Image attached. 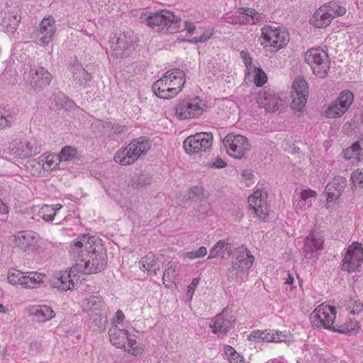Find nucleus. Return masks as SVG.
Wrapping results in <instances>:
<instances>
[{
	"label": "nucleus",
	"instance_id": "nucleus-63",
	"mask_svg": "<svg viewBox=\"0 0 363 363\" xmlns=\"http://www.w3.org/2000/svg\"><path fill=\"white\" fill-rule=\"evenodd\" d=\"M8 211V207L1 200H0V214H6Z\"/></svg>",
	"mask_w": 363,
	"mask_h": 363
},
{
	"label": "nucleus",
	"instance_id": "nucleus-38",
	"mask_svg": "<svg viewBox=\"0 0 363 363\" xmlns=\"http://www.w3.org/2000/svg\"><path fill=\"white\" fill-rule=\"evenodd\" d=\"M123 349L134 356L140 355L144 352L143 346L140 343L138 342L135 339L130 337V335L128 336L126 340V344H125V347H123Z\"/></svg>",
	"mask_w": 363,
	"mask_h": 363
},
{
	"label": "nucleus",
	"instance_id": "nucleus-62",
	"mask_svg": "<svg viewBox=\"0 0 363 363\" xmlns=\"http://www.w3.org/2000/svg\"><path fill=\"white\" fill-rule=\"evenodd\" d=\"M11 17L13 18V21L9 23L10 30H8V31L13 32L18 25L19 20L17 18L16 16H12Z\"/></svg>",
	"mask_w": 363,
	"mask_h": 363
},
{
	"label": "nucleus",
	"instance_id": "nucleus-58",
	"mask_svg": "<svg viewBox=\"0 0 363 363\" xmlns=\"http://www.w3.org/2000/svg\"><path fill=\"white\" fill-rule=\"evenodd\" d=\"M202 194V189L198 186L192 187L189 192V196L190 199L199 197Z\"/></svg>",
	"mask_w": 363,
	"mask_h": 363
},
{
	"label": "nucleus",
	"instance_id": "nucleus-11",
	"mask_svg": "<svg viewBox=\"0 0 363 363\" xmlns=\"http://www.w3.org/2000/svg\"><path fill=\"white\" fill-rule=\"evenodd\" d=\"M213 139V135L211 133H198L186 138L183 143V147L188 154L206 152L212 146Z\"/></svg>",
	"mask_w": 363,
	"mask_h": 363
},
{
	"label": "nucleus",
	"instance_id": "nucleus-42",
	"mask_svg": "<svg viewBox=\"0 0 363 363\" xmlns=\"http://www.w3.org/2000/svg\"><path fill=\"white\" fill-rule=\"evenodd\" d=\"M346 310L348 313L355 315L363 311V303L359 298H351L346 302Z\"/></svg>",
	"mask_w": 363,
	"mask_h": 363
},
{
	"label": "nucleus",
	"instance_id": "nucleus-47",
	"mask_svg": "<svg viewBox=\"0 0 363 363\" xmlns=\"http://www.w3.org/2000/svg\"><path fill=\"white\" fill-rule=\"evenodd\" d=\"M201 35L195 36L192 39L188 40L190 43L196 44L198 43H204L211 38L213 32L210 29L203 30L202 32L200 31Z\"/></svg>",
	"mask_w": 363,
	"mask_h": 363
},
{
	"label": "nucleus",
	"instance_id": "nucleus-7",
	"mask_svg": "<svg viewBox=\"0 0 363 363\" xmlns=\"http://www.w3.org/2000/svg\"><path fill=\"white\" fill-rule=\"evenodd\" d=\"M346 9L339 2L330 1L320 6L313 15L310 23L315 27L323 28L327 27L336 16H343Z\"/></svg>",
	"mask_w": 363,
	"mask_h": 363
},
{
	"label": "nucleus",
	"instance_id": "nucleus-6",
	"mask_svg": "<svg viewBox=\"0 0 363 363\" xmlns=\"http://www.w3.org/2000/svg\"><path fill=\"white\" fill-rule=\"evenodd\" d=\"M306 62L311 67L313 73L320 78H325L330 69V60L328 52L322 48L308 49L305 55Z\"/></svg>",
	"mask_w": 363,
	"mask_h": 363
},
{
	"label": "nucleus",
	"instance_id": "nucleus-55",
	"mask_svg": "<svg viewBox=\"0 0 363 363\" xmlns=\"http://www.w3.org/2000/svg\"><path fill=\"white\" fill-rule=\"evenodd\" d=\"M267 81V76L261 69L256 74L255 77V83L257 86H262Z\"/></svg>",
	"mask_w": 363,
	"mask_h": 363
},
{
	"label": "nucleus",
	"instance_id": "nucleus-36",
	"mask_svg": "<svg viewBox=\"0 0 363 363\" xmlns=\"http://www.w3.org/2000/svg\"><path fill=\"white\" fill-rule=\"evenodd\" d=\"M62 208L61 204L43 205L39 210V216L46 222L53 221Z\"/></svg>",
	"mask_w": 363,
	"mask_h": 363
},
{
	"label": "nucleus",
	"instance_id": "nucleus-52",
	"mask_svg": "<svg viewBox=\"0 0 363 363\" xmlns=\"http://www.w3.org/2000/svg\"><path fill=\"white\" fill-rule=\"evenodd\" d=\"M351 180L354 185H359L360 188L363 187V173L357 169L351 174Z\"/></svg>",
	"mask_w": 363,
	"mask_h": 363
},
{
	"label": "nucleus",
	"instance_id": "nucleus-34",
	"mask_svg": "<svg viewBox=\"0 0 363 363\" xmlns=\"http://www.w3.org/2000/svg\"><path fill=\"white\" fill-rule=\"evenodd\" d=\"M342 191H340V189L330 188L329 184L326 186L324 191L326 196V203L325 206L330 212L335 209V205L337 203L338 199L342 195Z\"/></svg>",
	"mask_w": 363,
	"mask_h": 363
},
{
	"label": "nucleus",
	"instance_id": "nucleus-48",
	"mask_svg": "<svg viewBox=\"0 0 363 363\" xmlns=\"http://www.w3.org/2000/svg\"><path fill=\"white\" fill-rule=\"evenodd\" d=\"M346 184H347L346 179L343 177L338 176V177H334L333 181H331L329 183V187L340 189V191L343 192L345 188L346 187Z\"/></svg>",
	"mask_w": 363,
	"mask_h": 363
},
{
	"label": "nucleus",
	"instance_id": "nucleus-61",
	"mask_svg": "<svg viewBox=\"0 0 363 363\" xmlns=\"http://www.w3.org/2000/svg\"><path fill=\"white\" fill-rule=\"evenodd\" d=\"M225 166L226 163L220 158L216 159L211 165V167L218 169L223 168Z\"/></svg>",
	"mask_w": 363,
	"mask_h": 363
},
{
	"label": "nucleus",
	"instance_id": "nucleus-46",
	"mask_svg": "<svg viewBox=\"0 0 363 363\" xmlns=\"http://www.w3.org/2000/svg\"><path fill=\"white\" fill-rule=\"evenodd\" d=\"M89 316L91 323L98 328L102 327L106 322L105 311L89 313Z\"/></svg>",
	"mask_w": 363,
	"mask_h": 363
},
{
	"label": "nucleus",
	"instance_id": "nucleus-24",
	"mask_svg": "<svg viewBox=\"0 0 363 363\" xmlns=\"http://www.w3.org/2000/svg\"><path fill=\"white\" fill-rule=\"evenodd\" d=\"M323 240L322 237L315 233L308 235L304 242L303 253L307 259L315 258L318 256V252L323 248Z\"/></svg>",
	"mask_w": 363,
	"mask_h": 363
},
{
	"label": "nucleus",
	"instance_id": "nucleus-53",
	"mask_svg": "<svg viewBox=\"0 0 363 363\" xmlns=\"http://www.w3.org/2000/svg\"><path fill=\"white\" fill-rule=\"evenodd\" d=\"M207 254V249L206 247H201L198 250L189 252L186 253V257L191 259L196 258L203 257Z\"/></svg>",
	"mask_w": 363,
	"mask_h": 363
},
{
	"label": "nucleus",
	"instance_id": "nucleus-4",
	"mask_svg": "<svg viewBox=\"0 0 363 363\" xmlns=\"http://www.w3.org/2000/svg\"><path fill=\"white\" fill-rule=\"evenodd\" d=\"M254 260V257L246 247L242 246L235 249V259L227 272L228 280L242 282L247 277Z\"/></svg>",
	"mask_w": 363,
	"mask_h": 363
},
{
	"label": "nucleus",
	"instance_id": "nucleus-13",
	"mask_svg": "<svg viewBox=\"0 0 363 363\" xmlns=\"http://www.w3.org/2000/svg\"><path fill=\"white\" fill-rule=\"evenodd\" d=\"M144 18V22L152 28L157 30L170 26L171 24L178 21V17L174 13L168 10H161L160 11L147 15L144 12L141 13L140 18Z\"/></svg>",
	"mask_w": 363,
	"mask_h": 363
},
{
	"label": "nucleus",
	"instance_id": "nucleus-41",
	"mask_svg": "<svg viewBox=\"0 0 363 363\" xmlns=\"http://www.w3.org/2000/svg\"><path fill=\"white\" fill-rule=\"evenodd\" d=\"M179 275L178 267L176 264L170 265L164 272L162 281L163 284L169 287L172 283H174Z\"/></svg>",
	"mask_w": 363,
	"mask_h": 363
},
{
	"label": "nucleus",
	"instance_id": "nucleus-60",
	"mask_svg": "<svg viewBox=\"0 0 363 363\" xmlns=\"http://www.w3.org/2000/svg\"><path fill=\"white\" fill-rule=\"evenodd\" d=\"M106 125L108 128L114 130V131L116 133L123 132L125 128L124 125H113L111 123H106Z\"/></svg>",
	"mask_w": 363,
	"mask_h": 363
},
{
	"label": "nucleus",
	"instance_id": "nucleus-64",
	"mask_svg": "<svg viewBox=\"0 0 363 363\" xmlns=\"http://www.w3.org/2000/svg\"><path fill=\"white\" fill-rule=\"evenodd\" d=\"M267 363H284L283 357L269 360Z\"/></svg>",
	"mask_w": 363,
	"mask_h": 363
},
{
	"label": "nucleus",
	"instance_id": "nucleus-9",
	"mask_svg": "<svg viewBox=\"0 0 363 363\" xmlns=\"http://www.w3.org/2000/svg\"><path fill=\"white\" fill-rule=\"evenodd\" d=\"M41 145L35 138L13 140L8 148V153L11 156L24 159L40 153Z\"/></svg>",
	"mask_w": 363,
	"mask_h": 363
},
{
	"label": "nucleus",
	"instance_id": "nucleus-25",
	"mask_svg": "<svg viewBox=\"0 0 363 363\" xmlns=\"http://www.w3.org/2000/svg\"><path fill=\"white\" fill-rule=\"evenodd\" d=\"M234 251L235 250L230 243L225 240H219L210 250L208 259L218 257H220L222 259H228Z\"/></svg>",
	"mask_w": 363,
	"mask_h": 363
},
{
	"label": "nucleus",
	"instance_id": "nucleus-18",
	"mask_svg": "<svg viewBox=\"0 0 363 363\" xmlns=\"http://www.w3.org/2000/svg\"><path fill=\"white\" fill-rule=\"evenodd\" d=\"M248 203L255 213L260 218L265 219L269 215V208L267 203V194L256 190L248 196Z\"/></svg>",
	"mask_w": 363,
	"mask_h": 363
},
{
	"label": "nucleus",
	"instance_id": "nucleus-56",
	"mask_svg": "<svg viewBox=\"0 0 363 363\" xmlns=\"http://www.w3.org/2000/svg\"><path fill=\"white\" fill-rule=\"evenodd\" d=\"M125 319V315L122 311L118 310L116 311L115 317L113 318L112 323L113 325H117L123 323Z\"/></svg>",
	"mask_w": 363,
	"mask_h": 363
},
{
	"label": "nucleus",
	"instance_id": "nucleus-16",
	"mask_svg": "<svg viewBox=\"0 0 363 363\" xmlns=\"http://www.w3.org/2000/svg\"><path fill=\"white\" fill-rule=\"evenodd\" d=\"M363 261L362 244L354 242L349 246L342 260V269L348 272L358 270Z\"/></svg>",
	"mask_w": 363,
	"mask_h": 363
},
{
	"label": "nucleus",
	"instance_id": "nucleus-31",
	"mask_svg": "<svg viewBox=\"0 0 363 363\" xmlns=\"http://www.w3.org/2000/svg\"><path fill=\"white\" fill-rule=\"evenodd\" d=\"M72 76L75 85L78 86H84L91 79V74L80 64H76L73 66Z\"/></svg>",
	"mask_w": 363,
	"mask_h": 363
},
{
	"label": "nucleus",
	"instance_id": "nucleus-28",
	"mask_svg": "<svg viewBox=\"0 0 363 363\" xmlns=\"http://www.w3.org/2000/svg\"><path fill=\"white\" fill-rule=\"evenodd\" d=\"M46 275L38 272H28L24 273L23 288L35 289L40 287L44 282Z\"/></svg>",
	"mask_w": 363,
	"mask_h": 363
},
{
	"label": "nucleus",
	"instance_id": "nucleus-14",
	"mask_svg": "<svg viewBox=\"0 0 363 363\" xmlns=\"http://www.w3.org/2000/svg\"><path fill=\"white\" fill-rule=\"evenodd\" d=\"M353 100L354 96L351 91L348 90L342 91L337 99L325 111V116L330 118L340 117L347 111Z\"/></svg>",
	"mask_w": 363,
	"mask_h": 363
},
{
	"label": "nucleus",
	"instance_id": "nucleus-43",
	"mask_svg": "<svg viewBox=\"0 0 363 363\" xmlns=\"http://www.w3.org/2000/svg\"><path fill=\"white\" fill-rule=\"evenodd\" d=\"M24 273L16 269H9L7 274V279L9 284L12 285H23Z\"/></svg>",
	"mask_w": 363,
	"mask_h": 363
},
{
	"label": "nucleus",
	"instance_id": "nucleus-39",
	"mask_svg": "<svg viewBox=\"0 0 363 363\" xmlns=\"http://www.w3.org/2000/svg\"><path fill=\"white\" fill-rule=\"evenodd\" d=\"M78 155V150L74 146L67 145L62 148L58 153L60 162H68L74 160Z\"/></svg>",
	"mask_w": 363,
	"mask_h": 363
},
{
	"label": "nucleus",
	"instance_id": "nucleus-19",
	"mask_svg": "<svg viewBox=\"0 0 363 363\" xmlns=\"http://www.w3.org/2000/svg\"><path fill=\"white\" fill-rule=\"evenodd\" d=\"M77 273L74 269V266L69 272H59L56 273L51 281L52 286L62 291L74 289L78 281V279L76 278Z\"/></svg>",
	"mask_w": 363,
	"mask_h": 363
},
{
	"label": "nucleus",
	"instance_id": "nucleus-21",
	"mask_svg": "<svg viewBox=\"0 0 363 363\" xmlns=\"http://www.w3.org/2000/svg\"><path fill=\"white\" fill-rule=\"evenodd\" d=\"M52 79V74L43 67L31 68L29 72L28 82L34 90L43 89Z\"/></svg>",
	"mask_w": 363,
	"mask_h": 363
},
{
	"label": "nucleus",
	"instance_id": "nucleus-59",
	"mask_svg": "<svg viewBox=\"0 0 363 363\" xmlns=\"http://www.w3.org/2000/svg\"><path fill=\"white\" fill-rule=\"evenodd\" d=\"M199 279L195 278L191 281V283L190 284V285L188 286L187 294L189 295L191 298L192 295L194 294L195 288L199 284Z\"/></svg>",
	"mask_w": 363,
	"mask_h": 363
},
{
	"label": "nucleus",
	"instance_id": "nucleus-32",
	"mask_svg": "<svg viewBox=\"0 0 363 363\" xmlns=\"http://www.w3.org/2000/svg\"><path fill=\"white\" fill-rule=\"evenodd\" d=\"M33 314L38 322L50 320L55 315V311L48 306L40 305L33 308Z\"/></svg>",
	"mask_w": 363,
	"mask_h": 363
},
{
	"label": "nucleus",
	"instance_id": "nucleus-40",
	"mask_svg": "<svg viewBox=\"0 0 363 363\" xmlns=\"http://www.w3.org/2000/svg\"><path fill=\"white\" fill-rule=\"evenodd\" d=\"M291 94L308 96V87L306 81L301 77H297L293 82Z\"/></svg>",
	"mask_w": 363,
	"mask_h": 363
},
{
	"label": "nucleus",
	"instance_id": "nucleus-50",
	"mask_svg": "<svg viewBox=\"0 0 363 363\" xmlns=\"http://www.w3.org/2000/svg\"><path fill=\"white\" fill-rule=\"evenodd\" d=\"M152 182V177L148 173H142L139 174L135 183L137 186H145L150 184Z\"/></svg>",
	"mask_w": 363,
	"mask_h": 363
},
{
	"label": "nucleus",
	"instance_id": "nucleus-10",
	"mask_svg": "<svg viewBox=\"0 0 363 363\" xmlns=\"http://www.w3.org/2000/svg\"><path fill=\"white\" fill-rule=\"evenodd\" d=\"M223 143L227 153L236 159L244 157L250 148V144L247 138L233 133L225 137Z\"/></svg>",
	"mask_w": 363,
	"mask_h": 363
},
{
	"label": "nucleus",
	"instance_id": "nucleus-37",
	"mask_svg": "<svg viewBox=\"0 0 363 363\" xmlns=\"http://www.w3.org/2000/svg\"><path fill=\"white\" fill-rule=\"evenodd\" d=\"M40 163L42 164V167L44 170L51 171L56 169L61 162L58 159V155H55L50 154L48 155H42L40 157Z\"/></svg>",
	"mask_w": 363,
	"mask_h": 363
},
{
	"label": "nucleus",
	"instance_id": "nucleus-5",
	"mask_svg": "<svg viewBox=\"0 0 363 363\" xmlns=\"http://www.w3.org/2000/svg\"><path fill=\"white\" fill-rule=\"evenodd\" d=\"M150 147L151 143L149 140L140 138L131 142L125 147L119 149L115 153L113 159L121 165H130L145 154Z\"/></svg>",
	"mask_w": 363,
	"mask_h": 363
},
{
	"label": "nucleus",
	"instance_id": "nucleus-29",
	"mask_svg": "<svg viewBox=\"0 0 363 363\" xmlns=\"http://www.w3.org/2000/svg\"><path fill=\"white\" fill-rule=\"evenodd\" d=\"M139 267L143 272H146L149 275H156L160 270V264L155 257V255L150 252L140 259Z\"/></svg>",
	"mask_w": 363,
	"mask_h": 363
},
{
	"label": "nucleus",
	"instance_id": "nucleus-49",
	"mask_svg": "<svg viewBox=\"0 0 363 363\" xmlns=\"http://www.w3.org/2000/svg\"><path fill=\"white\" fill-rule=\"evenodd\" d=\"M238 13L251 17L252 19L258 20L259 13L255 9L248 7H240L238 9Z\"/></svg>",
	"mask_w": 363,
	"mask_h": 363
},
{
	"label": "nucleus",
	"instance_id": "nucleus-20",
	"mask_svg": "<svg viewBox=\"0 0 363 363\" xmlns=\"http://www.w3.org/2000/svg\"><path fill=\"white\" fill-rule=\"evenodd\" d=\"M57 31L55 20L51 16L44 18L39 25L37 34V43L40 45H48Z\"/></svg>",
	"mask_w": 363,
	"mask_h": 363
},
{
	"label": "nucleus",
	"instance_id": "nucleus-2",
	"mask_svg": "<svg viewBox=\"0 0 363 363\" xmlns=\"http://www.w3.org/2000/svg\"><path fill=\"white\" fill-rule=\"evenodd\" d=\"M335 308L325 303L318 306L310 315L311 324L318 328L339 333H356L359 329L357 321L339 325L335 322Z\"/></svg>",
	"mask_w": 363,
	"mask_h": 363
},
{
	"label": "nucleus",
	"instance_id": "nucleus-44",
	"mask_svg": "<svg viewBox=\"0 0 363 363\" xmlns=\"http://www.w3.org/2000/svg\"><path fill=\"white\" fill-rule=\"evenodd\" d=\"M224 352L230 363H245L244 358L231 346H225Z\"/></svg>",
	"mask_w": 363,
	"mask_h": 363
},
{
	"label": "nucleus",
	"instance_id": "nucleus-8",
	"mask_svg": "<svg viewBox=\"0 0 363 363\" xmlns=\"http://www.w3.org/2000/svg\"><path fill=\"white\" fill-rule=\"evenodd\" d=\"M259 40L262 46L269 47L273 48L274 51H277L287 44L289 35L284 29L265 26L261 28Z\"/></svg>",
	"mask_w": 363,
	"mask_h": 363
},
{
	"label": "nucleus",
	"instance_id": "nucleus-35",
	"mask_svg": "<svg viewBox=\"0 0 363 363\" xmlns=\"http://www.w3.org/2000/svg\"><path fill=\"white\" fill-rule=\"evenodd\" d=\"M360 143L363 144V139L361 141L354 143L351 147L344 150L342 152L343 157L347 160H354L357 162L363 160L362 147Z\"/></svg>",
	"mask_w": 363,
	"mask_h": 363
},
{
	"label": "nucleus",
	"instance_id": "nucleus-33",
	"mask_svg": "<svg viewBox=\"0 0 363 363\" xmlns=\"http://www.w3.org/2000/svg\"><path fill=\"white\" fill-rule=\"evenodd\" d=\"M83 310L89 313L105 311L104 303L99 297L91 296L82 301Z\"/></svg>",
	"mask_w": 363,
	"mask_h": 363
},
{
	"label": "nucleus",
	"instance_id": "nucleus-17",
	"mask_svg": "<svg viewBox=\"0 0 363 363\" xmlns=\"http://www.w3.org/2000/svg\"><path fill=\"white\" fill-rule=\"evenodd\" d=\"M39 235L34 231L26 230L18 233L11 238V241L15 247H18L25 252L30 254L38 250Z\"/></svg>",
	"mask_w": 363,
	"mask_h": 363
},
{
	"label": "nucleus",
	"instance_id": "nucleus-45",
	"mask_svg": "<svg viewBox=\"0 0 363 363\" xmlns=\"http://www.w3.org/2000/svg\"><path fill=\"white\" fill-rule=\"evenodd\" d=\"M292 101L291 107L293 110L297 112H302L306 106L308 100V96H303L301 95L291 94Z\"/></svg>",
	"mask_w": 363,
	"mask_h": 363
},
{
	"label": "nucleus",
	"instance_id": "nucleus-30",
	"mask_svg": "<svg viewBox=\"0 0 363 363\" xmlns=\"http://www.w3.org/2000/svg\"><path fill=\"white\" fill-rule=\"evenodd\" d=\"M257 102L259 106L264 108L269 112H274L278 108L275 97L266 91L259 93Z\"/></svg>",
	"mask_w": 363,
	"mask_h": 363
},
{
	"label": "nucleus",
	"instance_id": "nucleus-57",
	"mask_svg": "<svg viewBox=\"0 0 363 363\" xmlns=\"http://www.w3.org/2000/svg\"><path fill=\"white\" fill-rule=\"evenodd\" d=\"M184 26V30L189 34H193L195 32V30H196V26L195 23L190 21H185Z\"/></svg>",
	"mask_w": 363,
	"mask_h": 363
},
{
	"label": "nucleus",
	"instance_id": "nucleus-3",
	"mask_svg": "<svg viewBox=\"0 0 363 363\" xmlns=\"http://www.w3.org/2000/svg\"><path fill=\"white\" fill-rule=\"evenodd\" d=\"M185 82L184 72L180 69H172L153 84L152 90L159 98L169 99L182 91Z\"/></svg>",
	"mask_w": 363,
	"mask_h": 363
},
{
	"label": "nucleus",
	"instance_id": "nucleus-12",
	"mask_svg": "<svg viewBox=\"0 0 363 363\" xmlns=\"http://www.w3.org/2000/svg\"><path fill=\"white\" fill-rule=\"evenodd\" d=\"M112 56L116 58L128 57L134 50L135 39L132 31H127L121 34L117 38H113L111 40Z\"/></svg>",
	"mask_w": 363,
	"mask_h": 363
},
{
	"label": "nucleus",
	"instance_id": "nucleus-26",
	"mask_svg": "<svg viewBox=\"0 0 363 363\" xmlns=\"http://www.w3.org/2000/svg\"><path fill=\"white\" fill-rule=\"evenodd\" d=\"M231 325V320L226 318L223 313L217 315L210 323L211 332L219 335H225Z\"/></svg>",
	"mask_w": 363,
	"mask_h": 363
},
{
	"label": "nucleus",
	"instance_id": "nucleus-22",
	"mask_svg": "<svg viewBox=\"0 0 363 363\" xmlns=\"http://www.w3.org/2000/svg\"><path fill=\"white\" fill-rule=\"evenodd\" d=\"M249 339L255 342H281L289 340V334L274 330H257L250 334Z\"/></svg>",
	"mask_w": 363,
	"mask_h": 363
},
{
	"label": "nucleus",
	"instance_id": "nucleus-1",
	"mask_svg": "<svg viewBox=\"0 0 363 363\" xmlns=\"http://www.w3.org/2000/svg\"><path fill=\"white\" fill-rule=\"evenodd\" d=\"M101 240L95 236L82 235L71 245L70 252L75 258L76 272L91 274L100 272L106 264V254Z\"/></svg>",
	"mask_w": 363,
	"mask_h": 363
},
{
	"label": "nucleus",
	"instance_id": "nucleus-51",
	"mask_svg": "<svg viewBox=\"0 0 363 363\" xmlns=\"http://www.w3.org/2000/svg\"><path fill=\"white\" fill-rule=\"evenodd\" d=\"M12 124V116L11 114H4L0 111V130L9 128Z\"/></svg>",
	"mask_w": 363,
	"mask_h": 363
},
{
	"label": "nucleus",
	"instance_id": "nucleus-23",
	"mask_svg": "<svg viewBox=\"0 0 363 363\" xmlns=\"http://www.w3.org/2000/svg\"><path fill=\"white\" fill-rule=\"evenodd\" d=\"M318 194L315 191L306 189L296 193L294 196L293 204L296 212H303L313 205L312 199H315Z\"/></svg>",
	"mask_w": 363,
	"mask_h": 363
},
{
	"label": "nucleus",
	"instance_id": "nucleus-54",
	"mask_svg": "<svg viewBox=\"0 0 363 363\" xmlns=\"http://www.w3.org/2000/svg\"><path fill=\"white\" fill-rule=\"evenodd\" d=\"M281 279L284 281V284L286 285H289L290 290H291L294 282V274L289 272H284L281 274Z\"/></svg>",
	"mask_w": 363,
	"mask_h": 363
},
{
	"label": "nucleus",
	"instance_id": "nucleus-15",
	"mask_svg": "<svg viewBox=\"0 0 363 363\" xmlns=\"http://www.w3.org/2000/svg\"><path fill=\"white\" fill-rule=\"evenodd\" d=\"M174 111L181 120L198 118L203 113V104L199 99L183 101L175 106Z\"/></svg>",
	"mask_w": 363,
	"mask_h": 363
},
{
	"label": "nucleus",
	"instance_id": "nucleus-27",
	"mask_svg": "<svg viewBox=\"0 0 363 363\" xmlns=\"http://www.w3.org/2000/svg\"><path fill=\"white\" fill-rule=\"evenodd\" d=\"M108 335L113 345L118 348H123L126 344L129 334L127 330L120 329L117 325H113L108 331Z\"/></svg>",
	"mask_w": 363,
	"mask_h": 363
}]
</instances>
